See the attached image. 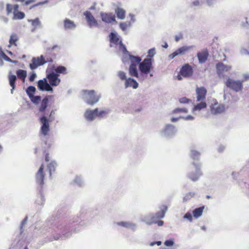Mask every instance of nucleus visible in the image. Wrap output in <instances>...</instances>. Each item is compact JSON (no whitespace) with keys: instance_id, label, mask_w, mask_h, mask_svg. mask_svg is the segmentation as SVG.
Here are the masks:
<instances>
[{"instance_id":"nucleus-40","label":"nucleus","mask_w":249,"mask_h":249,"mask_svg":"<svg viewBox=\"0 0 249 249\" xmlns=\"http://www.w3.org/2000/svg\"><path fill=\"white\" fill-rule=\"evenodd\" d=\"M31 101L35 104L39 103L41 100V97L39 96H35L34 95L29 97Z\"/></svg>"},{"instance_id":"nucleus-32","label":"nucleus","mask_w":249,"mask_h":249,"mask_svg":"<svg viewBox=\"0 0 249 249\" xmlns=\"http://www.w3.org/2000/svg\"><path fill=\"white\" fill-rule=\"evenodd\" d=\"M110 41L114 44L117 45L119 42V38L114 33H111L109 35Z\"/></svg>"},{"instance_id":"nucleus-52","label":"nucleus","mask_w":249,"mask_h":249,"mask_svg":"<svg viewBox=\"0 0 249 249\" xmlns=\"http://www.w3.org/2000/svg\"><path fill=\"white\" fill-rule=\"evenodd\" d=\"M182 38V35L181 34L179 35V36H175V40L176 42H178L180 39Z\"/></svg>"},{"instance_id":"nucleus-1","label":"nucleus","mask_w":249,"mask_h":249,"mask_svg":"<svg viewBox=\"0 0 249 249\" xmlns=\"http://www.w3.org/2000/svg\"><path fill=\"white\" fill-rule=\"evenodd\" d=\"M153 59L146 58L139 65V69L141 74L143 77V80L146 78L147 75L151 71L153 67L152 66Z\"/></svg>"},{"instance_id":"nucleus-33","label":"nucleus","mask_w":249,"mask_h":249,"mask_svg":"<svg viewBox=\"0 0 249 249\" xmlns=\"http://www.w3.org/2000/svg\"><path fill=\"white\" fill-rule=\"evenodd\" d=\"M109 112V109L102 110L99 111V109L97 108V116L98 118H103L106 117Z\"/></svg>"},{"instance_id":"nucleus-61","label":"nucleus","mask_w":249,"mask_h":249,"mask_svg":"<svg viewBox=\"0 0 249 249\" xmlns=\"http://www.w3.org/2000/svg\"><path fill=\"white\" fill-rule=\"evenodd\" d=\"M27 219V217H26L22 221V225H23L25 224V223L26 222Z\"/></svg>"},{"instance_id":"nucleus-62","label":"nucleus","mask_w":249,"mask_h":249,"mask_svg":"<svg viewBox=\"0 0 249 249\" xmlns=\"http://www.w3.org/2000/svg\"><path fill=\"white\" fill-rule=\"evenodd\" d=\"M44 57L45 58V60H47V59L51 58L52 60V62L53 61V58L52 57H51V56H45Z\"/></svg>"},{"instance_id":"nucleus-7","label":"nucleus","mask_w":249,"mask_h":249,"mask_svg":"<svg viewBox=\"0 0 249 249\" xmlns=\"http://www.w3.org/2000/svg\"><path fill=\"white\" fill-rule=\"evenodd\" d=\"M39 121L41 124L40 128L41 133L44 136L47 135L50 130L49 123L52 122V120L48 119L45 116H43L40 118Z\"/></svg>"},{"instance_id":"nucleus-58","label":"nucleus","mask_w":249,"mask_h":249,"mask_svg":"<svg viewBox=\"0 0 249 249\" xmlns=\"http://www.w3.org/2000/svg\"><path fill=\"white\" fill-rule=\"evenodd\" d=\"M156 223L158 224V226H161L163 224V221L162 220L158 221Z\"/></svg>"},{"instance_id":"nucleus-35","label":"nucleus","mask_w":249,"mask_h":249,"mask_svg":"<svg viewBox=\"0 0 249 249\" xmlns=\"http://www.w3.org/2000/svg\"><path fill=\"white\" fill-rule=\"evenodd\" d=\"M207 107L206 103L205 102H201L194 107V109L195 110H200L202 109L206 108Z\"/></svg>"},{"instance_id":"nucleus-57","label":"nucleus","mask_w":249,"mask_h":249,"mask_svg":"<svg viewBox=\"0 0 249 249\" xmlns=\"http://www.w3.org/2000/svg\"><path fill=\"white\" fill-rule=\"evenodd\" d=\"M157 244L158 246H160L161 245V242L160 241H157V242H152L150 244V245L151 246H153L155 244Z\"/></svg>"},{"instance_id":"nucleus-12","label":"nucleus","mask_w":249,"mask_h":249,"mask_svg":"<svg viewBox=\"0 0 249 249\" xmlns=\"http://www.w3.org/2000/svg\"><path fill=\"white\" fill-rule=\"evenodd\" d=\"M128 71L130 76L136 77L140 81L143 80V77L141 74V73H138L137 66L135 64H131L129 67Z\"/></svg>"},{"instance_id":"nucleus-5","label":"nucleus","mask_w":249,"mask_h":249,"mask_svg":"<svg viewBox=\"0 0 249 249\" xmlns=\"http://www.w3.org/2000/svg\"><path fill=\"white\" fill-rule=\"evenodd\" d=\"M193 70L192 67L189 64L183 65L180 70L177 76L178 80H182V76L187 78L192 76Z\"/></svg>"},{"instance_id":"nucleus-31","label":"nucleus","mask_w":249,"mask_h":249,"mask_svg":"<svg viewBox=\"0 0 249 249\" xmlns=\"http://www.w3.org/2000/svg\"><path fill=\"white\" fill-rule=\"evenodd\" d=\"M75 27V25L73 21L68 19H66L64 20V27L66 29L74 28Z\"/></svg>"},{"instance_id":"nucleus-45","label":"nucleus","mask_w":249,"mask_h":249,"mask_svg":"<svg viewBox=\"0 0 249 249\" xmlns=\"http://www.w3.org/2000/svg\"><path fill=\"white\" fill-rule=\"evenodd\" d=\"M190 100L186 97H182L179 99V102L180 103L186 104L188 103Z\"/></svg>"},{"instance_id":"nucleus-8","label":"nucleus","mask_w":249,"mask_h":249,"mask_svg":"<svg viewBox=\"0 0 249 249\" xmlns=\"http://www.w3.org/2000/svg\"><path fill=\"white\" fill-rule=\"evenodd\" d=\"M243 81H234L229 78L226 83L227 87L237 92L242 90L243 88Z\"/></svg>"},{"instance_id":"nucleus-13","label":"nucleus","mask_w":249,"mask_h":249,"mask_svg":"<svg viewBox=\"0 0 249 249\" xmlns=\"http://www.w3.org/2000/svg\"><path fill=\"white\" fill-rule=\"evenodd\" d=\"M44 177L45 174L44 173V165L42 164L36 175V181L37 184L41 186L44 184Z\"/></svg>"},{"instance_id":"nucleus-44","label":"nucleus","mask_w":249,"mask_h":249,"mask_svg":"<svg viewBox=\"0 0 249 249\" xmlns=\"http://www.w3.org/2000/svg\"><path fill=\"white\" fill-rule=\"evenodd\" d=\"M155 54V49L154 48H152L150 49L148 52L147 58H150L152 59V57Z\"/></svg>"},{"instance_id":"nucleus-39","label":"nucleus","mask_w":249,"mask_h":249,"mask_svg":"<svg viewBox=\"0 0 249 249\" xmlns=\"http://www.w3.org/2000/svg\"><path fill=\"white\" fill-rule=\"evenodd\" d=\"M55 163L53 161L51 162L48 165L49 170L50 176H52V172L55 171Z\"/></svg>"},{"instance_id":"nucleus-43","label":"nucleus","mask_w":249,"mask_h":249,"mask_svg":"<svg viewBox=\"0 0 249 249\" xmlns=\"http://www.w3.org/2000/svg\"><path fill=\"white\" fill-rule=\"evenodd\" d=\"M119 44L120 45L121 48H122V50L124 54H127L128 55V54H130L129 52L127 50L125 45H124L122 42V41H120L119 42Z\"/></svg>"},{"instance_id":"nucleus-63","label":"nucleus","mask_w":249,"mask_h":249,"mask_svg":"<svg viewBox=\"0 0 249 249\" xmlns=\"http://www.w3.org/2000/svg\"><path fill=\"white\" fill-rule=\"evenodd\" d=\"M4 8V4L3 3H0V9H3Z\"/></svg>"},{"instance_id":"nucleus-16","label":"nucleus","mask_w":249,"mask_h":249,"mask_svg":"<svg viewBox=\"0 0 249 249\" xmlns=\"http://www.w3.org/2000/svg\"><path fill=\"white\" fill-rule=\"evenodd\" d=\"M192 48L191 46H182L178 49H177L176 51L173 52L169 55V58L170 59L174 58L175 56H177L179 54H184L186 52H188Z\"/></svg>"},{"instance_id":"nucleus-59","label":"nucleus","mask_w":249,"mask_h":249,"mask_svg":"<svg viewBox=\"0 0 249 249\" xmlns=\"http://www.w3.org/2000/svg\"><path fill=\"white\" fill-rule=\"evenodd\" d=\"M6 55L5 53L2 51H0V56L2 57L3 58Z\"/></svg>"},{"instance_id":"nucleus-53","label":"nucleus","mask_w":249,"mask_h":249,"mask_svg":"<svg viewBox=\"0 0 249 249\" xmlns=\"http://www.w3.org/2000/svg\"><path fill=\"white\" fill-rule=\"evenodd\" d=\"M3 59L8 61V62H13L14 61L12 60V59L9 57L8 56H7L6 55H5V56L3 57Z\"/></svg>"},{"instance_id":"nucleus-4","label":"nucleus","mask_w":249,"mask_h":249,"mask_svg":"<svg viewBox=\"0 0 249 249\" xmlns=\"http://www.w3.org/2000/svg\"><path fill=\"white\" fill-rule=\"evenodd\" d=\"M83 92L85 96L86 102L90 105L96 103L99 100L100 96L95 94L94 90H84Z\"/></svg>"},{"instance_id":"nucleus-11","label":"nucleus","mask_w":249,"mask_h":249,"mask_svg":"<svg viewBox=\"0 0 249 249\" xmlns=\"http://www.w3.org/2000/svg\"><path fill=\"white\" fill-rule=\"evenodd\" d=\"M102 20L104 22L110 23L112 22H117L115 15L112 13H100Z\"/></svg>"},{"instance_id":"nucleus-10","label":"nucleus","mask_w":249,"mask_h":249,"mask_svg":"<svg viewBox=\"0 0 249 249\" xmlns=\"http://www.w3.org/2000/svg\"><path fill=\"white\" fill-rule=\"evenodd\" d=\"M225 109L224 105L214 102L210 106L211 112L213 114H217L223 113Z\"/></svg>"},{"instance_id":"nucleus-18","label":"nucleus","mask_w":249,"mask_h":249,"mask_svg":"<svg viewBox=\"0 0 249 249\" xmlns=\"http://www.w3.org/2000/svg\"><path fill=\"white\" fill-rule=\"evenodd\" d=\"M97 108L93 110L88 109L84 114L85 119L89 121L94 120L97 116Z\"/></svg>"},{"instance_id":"nucleus-6","label":"nucleus","mask_w":249,"mask_h":249,"mask_svg":"<svg viewBox=\"0 0 249 249\" xmlns=\"http://www.w3.org/2000/svg\"><path fill=\"white\" fill-rule=\"evenodd\" d=\"M47 62H52V60L51 58L45 60V58L42 55L39 57H33L32 59V63L30 64V68L32 70H35L38 66H42Z\"/></svg>"},{"instance_id":"nucleus-9","label":"nucleus","mask_w":249,"mask_h":249,"mask_svg":"<svg viewBox=\"0 0 249 249\" xmlns=\"http://www.w3.org/2000/svg\"><path fill=\"white\" fill-rule=\"evenodd\" d=\"M193 164L195 168L196 173L192 172L189 173L188 175V177L192 181H196L202 175V173L200 170V165L199 163L194 162Z\"/></svg>"},{"instance_id":"nucleus-19","label":"nucleus","mask_w":249,"mask_h":249,"mask_svg":"<svg viewBox=\"0 0 249 249\" xmlns=\"http://www.w3.org/2000/svg\"><path fill=\"white\" fill-rule=\"evenodd\" d=\"M196 99L197 101L203 100L206 98L207 90L205 88L201 87L196 89Z\"/></svg>"},{"instance_id":"nucleus-50","label":"nucleus","mask_w":249,"mask_h":249,"mask_svg":"<svg viewBox=\"0 0 249 249\" xmlns=\"http://www.w3.org/2000/svg\"><path fill=\"white\" fill-rule=\"evenodd\" d=\"M36 1V0H25L24 2V5H27L30 3H33V2H35Z\"/></svg>"},{"instance_id":"nucleus-51","label":"nucleus","mask_w":249,"mask_h":249,"mask_svg":"<svg viewBox=\"0 0 249 249\" xmlns=\"http://www.w3.org/2000/svg\"><path fill=\"white\" fill-rule=\"evenodd\" d=\"M118 224L119 225H120V226H123V227H127L129 225V224L128 223L124 222H119V223H118Z\"/></svg>"},{"instance_id":"nucleus-60","label":"nucleus","mask_w":249,"mask_h":249,"mask_svg":"<svg viewBox=\"0 0 249 249\" xmlns=\"http://www.w3.org/2000/svg\"><path fill=\"white\" fill-rule=\"evenodd\" d=\"M178 118H172L171 119V120L172 122H176V121H178Z\"/></svg>"},{"instance_id":"nucleus-54","label":"nucleus","mask_w":249,"mask_h":249,"mask_svg":"<svg viewBox=\"0 0 249 249\" xmlns=\"http://www.w3.org/2000/svg\"><path fill=\"white\" fill-rule=\"evenodd\" d=\"M50 157H49V153H46L45 156V160L46 162H48L50 161Z\"/></svg>"},{"instance_id":"nucleus-24","label":"nucleus","mask_w":249,"mask_h":249,"mask_svg":"<svg viewBox=\"0 0 249 249\" xmlns=\"http://www.w3.org/2000/svg\"><path fill=\"white\" fill-rule=\"evenodd\" d=\"M49 104V99L46 97L42 100L38 110L40 112H44Z\"/></svg>"},{"instance_id":"nucleus-42","label":"nucleus","mask_w":249,"mask_h":249,"mask_svg":"<svg viewBox=\"0 0 249 249\" xmlns=\"http://www.w3.org/2000/svg\"><path fill=\"white\" fill-rule=\"evenodd\" d=\"M187 109L185 108H177L175 109L173 111V113H187Z\"/></svg>"},{"instance_id":"nucleus-41","label":"nucleus","mask_w":249,"mask_h":249,"mask_svg":"<svg viewBox=\"0 0 249 249\" xmlns=\"http://www.w3.org/2000/svg\"><path fill=\"white\" fill-rule=\"evenodd\" d=\"M118 76L120 78V79L122 80H126L127 78H126V74L123 71H119L118 72Z\"/></svg>"},{"instance_id":"nucleus-22","label":"nucleus","mask_w":249,"mask_h":249,"mask_svg":"<svg viewBox=\"0 0 249 249\" xmlns=\"http://www.w3.org/2000/svg\"><path fill=\"white\" fill-rule=\"evenodd\" d=\"M18 40L19 37L17 34L15 33L12 34L10 37L8 47L9 48L12 46L17 47Z\"/></svg>"},{"instance_id":"nucleus-30","label":"nucleus","mask_w":249,"mask_h":249,"mask_svg":"<svg viewBox=\"0 0 249 249\" xmlns=\"http://www.w3.org/2000/svg\"><path fill=\"white\" fill-rule=\"evenodd\" d=\"M17 76L18 78L23 80L24 82L25 78L27 76V72L25 70H18L16 72Z\"/></svg>"},{"instance_id":"nucleus-64","label":"nucleus","mask_w":249,"mask_h":249,"mask_svg":"<svg viewBox=\"0 0 249 249\" xmlns=\"http://www.w3.org/2000/svg\"><path fill=\"white\" fill-rule=\"evenodd\" d=\"M163 47L165 48H167L168 47V44L166 43H165V45L163 46Z\"/></svg>"},{"instance_id":"nucleus-23","label":"nucleus","mask_w":249,"mask_h":249,"mask_svg":"<svg viewBox=\"0 0 249 249\" xmlns=\"http://www.w3.org/2000/svg\"><path fill=\"white\" fill-rule=\"evenodd\" d=\"M114 11L118 18L122 20L125 18L126 12L124 9L117 6L115 8Z\"/></svg>"},{"instance_id":"nucleus-34","label":"nucleus","mask_w":249,"mask_h":249,"mask_svg":"<svg viewBox=\"0 0 249 249\" xmlns=\"http://www.w3.org/2000/svg\"><path fill=\"white\" fill-rule=\"evenodd\" d=\"M131 26L130 22H120L119 24V27L120 29L123 31H125L126 29Z\"/></svg>"},{"instance_id":"nucleus-21","label":"nucleus","mask_w":249,"mask_h":249,"mask_svg":"<svg viewBox=\"0 0 249 249\" xmlns=\"http://www.w3.org/2000/svg\"><path fill=\"white\" fill-rule=\"evenodd\" d=\"M138 83L133 78H128L124 82L125 88L132 87L133 89H136L138 87Z\"/></svg>"},{"instance_id":"nucleus-48","label":"nucleus","mask_w":249,"mask_h":249,"mask_svg":"<svg viewBox=\"0 0 249 249\" xmlns=\"http://www.w3.org/2000/svg\"><path fill=\"white\" fill-rule=\"evenodd\" d=\"M46 2H47L46 1H42V2H38V3H36V4L32 5V6H31L30 9H32L34 7H35L36 6H39V5H42V4H43L46 3Z\"/></svg>"},{"instance_id":"nucleus-49","label":"nucleus","mask_w":249,"mask_h":249,"mask_svg":"<svg viewBox=\"0 0 249 249\" xmlns=\"http://www.w3.org/2000/svg\"><path fill=\"white\" fill-rule=\"evenodd\" d=\"M36 74L34 72L32 73L29 78V81H34L35 78L36 77Z\"/></svg>"},{"instance_id":"nucleus-37","label":"nucleus","mask_w":249,"mask_h":249,"mask_svg":"<svg viewBox=\"0 0 249 249\" xmlns=\"http://www.w3.org/2000/svg\"><path fill=\"white\" fill-rule=\"evenodd\" d=\"M200 155V153L195 150H191V157L194 160H198Z\"/></svg>"},{"instance_id":"nucleus-26","label":"nucleus","mask_w":249,"mask_h":249,"mask_svg":"<svg viewBox=\"0 0 249 249\" xmlns=\"http://www.w3.org/2000/svg\"><path fill=\"white\" fill-rule=\"evenodd\" d=\"M160 211L155 214V217L157 218H162L164 216L165 213L167 210V207L165 205H162L160 208Z\"/></svg>"},{"instance_id":"nucleus-14","label":"nucleus","mask_w":249,"mask_h":249,"mask_svg":"<svg viewBox=\"0 0 249 249\" xmlns=\"http://www.w3.org/2000/svg\"><path fill=\"white\" fill-rule=\"evenodd\" d=\"M38 89L41 91H53V88L50 84L48 83L47 80L44 78L38 81Z\"/></svg>"},{"instance_id":"nucleus-15","label":"nucleus","mask_w":249,"mask_h":249,"mask_svg":"<svg viewBox=\"0 0 249 249\" xmlns=\"http://www.w3.org/2000/svg\"><path fill=\"white\" fill-rule=\"evenodd\" d=\"M84 15L86 17V19L87 21L88 25L90 27L92 26H97L98 25L97 20L90 12H85L84 13Z\"/></svg>"},{"instance_id":"nucleus-55","label":"nucleus","mask_w":249,"mask_h":249,"mask_svg":"<svg viewBox=\"0 0 249 249\" xmlns=\"http://www.w3.org/2000/svg\"><path fill=\"white\" fill-rule=\"evenodd\" d=\"M247 80H249V73L244 75V79L243 81Z\"/></svg>"},{"instance_id":"nucleus-2","label":"nucleus","mask_w":249,"mask_h":249,"mask_svg":"<svg viewBox=\"0 0 249 249\" xmlns=\"http://www.w3.org/2000/svg\"><path fill=\"white\" fill-rule=\"evenodd\" d=\"M54 66L53 65L50 68H48L46 71V77L48 79L51 86H57L60 82L61 80L59 78V75L55 73L53 71Z\"/></svg>"},{"instance_id":"nucleus-47","label":"nucleus","mask_w":249,"mask_h":249,"mask_svg":"<svg viewBox=\"0 0 249 249\" xmlns=\"http://www.w3.org/2000/svg\"><path fill=\"white\" fill-rule=\"evenodd\" d=\"M164 244L166 246H171L174 244V242L170 240H166L164 242Z\"/></svg>"},{"instance_id":"nucleus-36","label":"nucleus","mask_w":249,"mask_h":249,"mask_svg":"<svg viewBox=\"0 0 249 249\" xmlns=\"http://www.w3.org/2000/svg\"><path fill=\"white\" fill-rule=\"evenodd\" d=\"M29 22H31L32 26L35 28H37L38 26H40L41 25L40 21L38 18H36L34 19H29L28 20Z\"/></svg>"},{"instance_id":"nucleus-25","label":"nucleus","mask_w":249,"mask_h":249,"mask_svg":"<svg viewBox=\"0 0 249 249\" xmlns=\"http://www.w3.org/2000/svg\"><path fill=\"white\" fill-rule=\"evenodd\" d=\"M128 56L131 64H135V65L137 66L138 64H140L142 60V59L140 57L134 56L130 53L128 54Z\"/></svg>"},{"instance_id":"nucleus-17","label":"nucleus","mask_w":249,"mask_h":249,"mask_svg":"<svg viewBox=\"0 0 249 249\" xmlns=\"http://www.w3.org/2000/svg\"><path fill=\"white\" fill-rule=\"evenodd\" d=\"M209 52L207 49H204L197 53V56L199 63H205L209 56Z\"/></svg>"},{"instance_id":"nucleus-56","label":"nucleus","mask_w":249,"mask_h":249,"mask_svg":"<svg viewBox=\"0 0 249 249\" xmlns=\"http://www.w3.org/2000/svg\"><path fill=\"white\" fill-rule=\"evenodd\" d=\"M185 120H193L194 119V117L192 116L188 115L185 117H184Z\"/></svg>"},{"instance_id":"nucleus-46","label":"nucleus","mask_w":249,"mask_h":249,"mask_svg":"<svg viewBox=\"0 0 249 249\" xmlns=\"http://www.w3.org/2000/svg\"><path fill=\"white\" fill-rule=\"evenodd\" d=\"M184 218L188 219L191 221L192 220V216L190 213H187L184 216Z\"/></svg>"},{"instance_id":"nucleus-20","label":"nucleus","mask_w":249,"mask_h":249,"mask_svg":"<svg viewBox=\"0 0 249 249\" xmlns=\"http://www.w3.org/2000/svg\"><path fill=\"white\" fill-rule=\"evenodd\" d=\"M231 69V66L225 65L222 63H219L216 64L217 72L220 76L222 75L225 72L230 71Z\"/></svg>"},{"instance_id":"nucleus-38","label":"nucleus","mask_w":249,"mask_h":249,"mask_svg":"<svg viewBox=\"0 0 249 249\" xmlns=\"http://www.w3.org/2000/svg\"><path fill=\"white\" fill-rule=\"evenodd\" d=\"M36 91V88L34 86H29L26 89V93L29 96V97L34 95V93Z\"/></svg>"},{"instance_id":"nucleus-28","label":"nucleus","mask_w":249,"mask_h":249,"mask_svg":"<svg viewBox=\"0 0 249 249\" xmlns=\"http://www.w3.org/2000/svg\"><path fill=\"white\" fill-rule=\"evenodd\" d=\"M53 71L55 73H58V74H66L67 73V68L63 66H59L56 68H53Z\"/></svg>"},{"instance_id":"nucleus-27","label":"nucleus","mask_w":249,"mask_h":249,"mask_svg":"<svg viewBox=\"0 0 249 249\" xmlns=\"http://www.w3.org/2000/svg\"><path fill=\"white\" fill-rule=\"evenodd\" d=\"M8 79L9 81V84L10 86L12 87L11 89V93H13V90L15 89V82L17 79V77L14 74H9L8 75Z\"/></svg>"},{"instance_id":"nucleus-3","label":"nucleus","mask_w":249,"mask_h":249,"mask_svg":"<svg viewBox=\"0 0 249 249\" xmlns=\"http://www.w3.org/2000/svg\"><path fill=\"white\" fill-rule=\"evenodd\" d=\"M19 6L18 4L12 5L6 4V12L7 15L13 13L14 19H21L25 17V14L22 12L18 11Z\"/></svg>"},{"instance_id":"nucleus-29","label":"nucleus","mask_w":249,"mask_h":249,"mask_svg":"<svg viewBox=\"0 0 249 249\" xmlns=\"http://www.w3.org/2000/svg\"><path fill=\"white\" fill-rule=\"evenodd\" d=\"M204 208V206H203L202 207L195 209L193 211V216L196 218L200 217L202 214Z\"/></svg>"}]
</instances>
